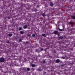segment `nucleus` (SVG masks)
Here are the masks:
<instances>
[{"label": "nucleus", "instance_id": "28", "mask_svg": "<svg viewBox=\"0 0 75 75\" xmlns=\"http://www.w3.org/2000/svg\"><path fill=\"white\" fill-rule=\"evenodd\" d=\"M64 65L63 64H62V65H61L62 67H64Z\"/></svg>", "mask_w": 75, "mask_h": 75}, {"label": "nucleus", "instance_id": "3", "mask_svg": "<svg viewBox=\"0 0 75 75\" xmlns=\"http://www.w3.org/2000/svg\"><path fill=\"white\" fill-rule=\"evenodd\" d=\"M27 28V25H25L23 27V28L24 29H25Z\"/></svg>", "mask_w": 75, "mask_h": 75}, {"label": "nucleus", "instance_id": "21", "mask_svg": "<svg viewBox=\"0 0 75 75\" xmlns=\"http://www.w3.org/2000/svg\"><path fill=\"white\" fill-rule=\"evenodd\" d=\"M32 37H35V34H33L32 35Z\"/></svg>", "mask_w": 75, "mask_h": 75}, {"label": "nucleus", "instance_id": "2", "mask_svg": "<svg viewBox=\"0 0 75 75\" xmlns=\"http://www.w3.org/2000/svg\"><path fill=\"white\" fill-rule=\"evenodd\" d=\"M60 3H61V1L58 0L57 3V6H60Z\"/></svg>", "mask_w": 75, "mask_h": 75}, {"label": "nucleus", "instance_id": "18", "mask_svg": "<svg viewBox=\"0 0 75 75\" xmlns=\"http://www.w3.org/2000/svg\"><path fill=\"white\" fill-rule=\"evenodd\" d=\"M32 67H35V65L34 64H32Z\"/></svg>", "mask_w": 75, "mask_h": 75}, {"label": "nucleus", "instance_id": "7", "mask_svg": "<svg viewBox=\"0 0 75 75\" xmlns=\"http://www.w3.org/2000/svg\"><path fill=\"white\" fill-rule=\"evenodd\" d=\"M59 39H61V40H62V39H63V38H64V37H63V36H60L59 37Z\"/></svg>", "mask_w": 75, "mask_h": 75}, {"label": "nucleus", "instance_id": "22", "mask_svg": "<svg viewBox=\"0 0 75 75\" xmlns=\"http://www.w3.org/2000/svg\"><path fill=\"white\" fill-rule=\"evenodd\" d=\"M39 71H42V69H39L38 70Z\"/></svg>", "mask_w": 75, "mask_h": 75}, {"label": "nucleus", "instance_id": "16", "mask_svg": "<svg viewBox=\"0 0 75 75\" xmlns=\"http://www.w3.org/2000/svg\"><path fill=\"white\" fill-rule=\"evenodd\" d=\"M42 36L43 37H46L45 35L44 34H42Z\"/></svg>", "mask_w": 75, "mask_h": 75}, {"label": "nucleus", "instance_id": "15", "mask_svg": "<svg viewBox=\"0 0 75 75\" xmlns=\"http://www.w3.org/2000/svg\"><path fill=\"white\" fill-rule=\"evenodd\" d=\"M18 29L19 30H22V28L21 27H19Z\"/></svg>", "mask_w": 75, "mask_h": 75}, {"label": "nucleus", "instance_id": "20", "mask_svg": "<svg viewBox=\"0 0 75 75\" xmlns=\"http://www.w3.org/2000/svg\"><path fill=\"white\" fill-rule=\"evenodd\" d=\"M19 41L20 42H21V41H22V40L21 39H19Z\"/></svg>", "mask_w": 75, "mask_h": 75}, {"label": "nucleus", "instance_id": "12", "mask_svg": "<svg viewBox=\"0 0 75 75\" xmlns=\"http://www.w3.org/2000/svg\"><path fill=\"white\" fill-rule=\"evenodd\" d=\"M69 24L71 25H72V24H74V23H73V22H70Z\"/></svg>", "mask_w": 75, "mask_h": 75}, {"label": "nucleus", "instance_id": "9", "mask_svg": "<svg viewBox=\"0 0 75 75\" xmlns=\"http://www.w3.org/2000/svg\"><path fill=\"white\" fill-rule=\"evenodd\" d=\"M59 59H57V63H58V62H59Z\"/></svg>", "mask_w": 75, "mask_h": 75}, {"label": "nucleus", "instance_id": "25", "mask_svg": "<svg viewBox=\"0 0 75 75\" xmlns=\"http://www.w3.org/2000/svg\"><path fill=\"white\" fill-rule=\"evenodd\" d=\"M43 63H45V61H43Z\"/></svg>", "mask_w": 75, "mask_h": 75}, {"label": "nucleus", "instance_id": "4", "mask_svg": "<svg viewBox=\"0 0 75 75\" xmlns=\"http://www.w3.org/2000/svg\"><path fill=\"white\" fill-rule=\"evenodd\" d=\"M59 31H65V30L64 29H59Z\"/></svg>", "mask_w": 75, "mask_h": 75}, {"label": "nucleus", "instance_id": "26", "mask_svg": "<svg viewBox=\"0 0 75 75\" xmlns=\"http://www.w3.org/2000/svg\"><path fill=\"white\" fill-rule=\"evenodd\" d=\"M8 19H10V17H8Z\"/></svg>", "mask_w": 75, "mask_h": 75}, {"label": "nucleus", "instance_id": "27", "mask_svg": "<svg viewBox=\"0 0 75 75\" xmlns=\"http://www.w3.org/2000/svg\"><path fill=\"white\" fill-rule=\"evenodd\" d=\"M9 41H8L7 42V43H9Z\"/></svg>", "mask_w": 75, "mask_h": 75}, {"label": "nucleus", "instance_id": "32", "mask_svg": "<svg viewBox=\"0 0 75 75\" xmlns=\"http://www.w3.org/2000/svg\"><path fill=\"white\" fill-rule=\"evenodd\" d=\"M69 6H68V7H69Z\"/></svg>", "mask_w": 75, "mask_h": 75}, {"label": "nucleus", "instance_id": "13", "mask_svg": "<svg viewBox=\"0 0 75 75\" xmlns=\"http://www.w3.org/2000/svg\"><path fill=\"white\" fill-rule=\"evenodd\" d=\"M8 36H9V37H11V36H12V34H8Z\"/></svg>", "mask_w": 75, "mask_h": 75}, {"label": "nucleus", "instance_id": "29", "mask_svg": "<svg viewBox=\"0 0 75 75\" xmlns=\"http://www.w3.org/2000/svg\"><path fill=\"white\" fill-rule=\"evenodd\" d=\"M45 73H46L44 71V74H45Z\"/></svg>", "mask_w": 75, "mask_h": 75}, {"label": "nucleus", "instance_id": "14", "mask_svg": "<svg viewBox=\"0 0 75 75\" xmlns=\"http://www.w3.org/2000/svg\"><path fill=\"white\" fill-rule=\"evenodd\" d=\"M42 16H45L44 13H42Z\"/></svg>", "mask_w": 75, "mask_h": 75}, {"label": "nucleus", "instance_id": "11", "mask_svg": "<svg viewBox=\"0 0 75 75\" xmlns=\"http://www.w3.org/2000/svg\"><path fill=\"white\" fill-rule=\"evenodd\" d=\"M20 33L21 34H24V32L23 31H21L20 32Z\"/></svg>", "mask_w": 75, "mask_h": 75}, {"label": "nucleus", "instance_id": "1", "mask_svg": "<svg viewBox=\"0 0 75 75\" xmlns=\"http://www.w3.org/2000/svg\"><path fill=\"white\" fill-rule=\"evenodd\" d=\"M4 58L3 57H2L0 58V62H3L5 61Z\"/></svg>", "mask_w": 75, "mask_h": 75}, {"label": "nucleus", "instance_id": "17", "mask_svg": "<svg viewBox=\"0 0 75 75\" xmlns=\"http://www.w3.org/2000/svg\"><path fill=\"white\" fill-rule=\"evenodd\" d=\"M54 34H57V31H55L54 32Z\"/></svg>", "mask_w": 75, "mask_h": 75}, {"label": "nucleus", "instance_id": "10", "mask_svg": "<svg viewBox=\"0 0 75 75\" xmlns=\"http://www.w3.org/2000/svg\"><path fill=\"white\" fill-rule=\"evenodd\" d=\"M57 34L58 36H59L60 35V34L58 33V31H57Z\"/></svg>", "mask_w": 75, "mask_h": 75}, {"label": "nucleus", "instance_id": "23", "mask_svg": "<svg viewBox=\"0 0 75 75\" xmlns=\"http://www.w3.org/2000/svg\"><path fill=\"white\" fill-rule=\"evenodd\" d=\"M31 35H30V34H28V37H30V36Z\"/></svg>", "mask_w": 75, "mask_h": 75}, {"label": "nucleus", "instance_id": "19", "mask_svg": "<svg viewBox=\"0 0 75 75\" xmlns=\"http://www.w3.org/2000/svg\"><path fill=\"white\" fill-rule=\"evenodd\" d=\"M59 14H62V12H59Z\"/></svg>", "mask_w": 75, "mask_h": 75}, {"label": "nucleus", "instance_id": "31", "mask_svg": "<svg viewBox=\"0 0 75 75\" xmlns=\"http://www.w3.org/2000/svg\"><path fill=\"white\" fill-rule=\"evenodd\" d=\"M71 50H73V49H72V48H71Z\"/></svg>", "mask_w": 75, "mask_h": 75}, {"label": "nucleus", "instance_id": "24", "mask_svg": "<svg viewBox=\"0 0 75 75\" xmlns=\"http://www.w3.org/2000/svg\"><path fill=\"white\" fill-rule=\"evenodd\" d=\"M40 50L41 51H43V48H41L40 49Z\"/></svg>", "mask_w": 75, "mask_h": 75}, {"label": "nucleus", "instance_id": "8", "mask_svg": "<svg viewBox=\"0 0 75 75\" xmlns=\"http://www.w3.org/2000/svg\"><path fill=\"white\" fill-rule=\"evenodd\" d=\"M27 70L28 71H30V68H27Z\"/></svg>", "mask_w": 75, "mask_h": 75}, {"label": "nucleus", "instance_id": "6", "mask_svg": "<svg viewBox=\"0 0 75 75\" xmlns=\"http://www.w3.org/2000/svg\"><path fill=\"white\" fill-rule=\"evenodd\" d=\"M71 17L72 18H73V19H75V16H71Z\"/></svg>", "mask_w": 75, "mask_h": 75}, {"label": "nucleus", "instance_id": "5", "mask_svg": "<svg viewBox=\"0 0 75 75\" xmlns=\"http://www.w3.org/2000/svg\"><path fill=\"white\" fill-rule=\"evenodd\" d=\"M50 6H54V4H53V3H51L50 4Z\"/></svg>", "mask_w": 75, "mask_h": 75}, {"label": "nucleus", "instance_id": "30", "mask_svg": "<svg viewBox=\"0 0 75 75\" xmlns=\"http://www.w3.org/2000/svg\"><path fill=\"white\" fill-rule=\"evenodd\" d=\"M63 59H65V57H63Z\"/></svg>", "mask_w": 75, "mask_h": 75}]
</instances>
